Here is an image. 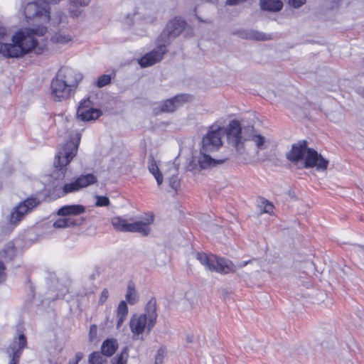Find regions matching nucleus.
<instances>
[{
	"instance_id": "7",
	"label": "nucleus",
	"mask_w": 364,
	"mask_h": 364,
	"mask_svg": "<svg viewBox=\"0 0 364 364\" xmlns=\"http://www.w3.org/2000/svg\"><path fill=\"white\" fill-rule=\"evenodd\" d=\"M80 139L81 134L76 132L75 136L68 141L55 156L53 165L58 171V177L65 176V166L76 155Z\"/></svg>"
},
{
	"instance_id": "1",
	"label": "nucleus",
	"mask_w": 364,
	"mask_h": 364,
	"mask_svg": "<svg viewBox=\"0 0 364 364\" xmlns=\"http://www.w3.org/2000/svg\"><path fill=\"white\" fill-rule=\"evenodd\" d=\"M228 144L234 149L238 160L250 161L253 152L266 149L269 146V139L260 134L252 126L242 127L237 120L230 122L227 132Z\"/></svg>"
},
{
	"instance_id": "23",
	"label": "nucleus",
	"mask_w": 364,
	"mask_h": 364,
	"mask_svg": "<svg viewBox=\"0 0 364 364\" xmlns=\"http://www.w3.org/2000/svg\"><path fill=\"white\" fill-rule=\"evenodd\" d=\"M12 32L5 27L0 26V53L7 58V55L4 51V47L14 45L12 42Z\"/></svg>"
},
{
	"instance_id": "43",
	"label": "nucleus",
	"mask_w": 364,
	"mask_h": 364,
	"mask_svg": "<svg viewBox=\"0 0 364 364\" xmlns=\"http://www.w3.org/2000/svg\"><path fill=\"white\" fill-rule=\"evenodd\" d=\"M109 296L108 290L107 289H104L101 293V295L99 299V304H102L107 299Z\"/></svg>"
},
{
	"instance_id": "51",
	"label": "nucleus",
	"mask_w": 364,
	"mask_h": 364,
	"mask_svg": "<svg viewBox=\"0 0 364 364\" xmlns=\"http://www.w3.org/2000/svg\"><path fill=\"white\" fill-rule=\"evenodd\" d=\"M74 364H77V363H75Z\"/></svg>"
},
{
	"instance_id": "32",
	"label": "nucleus",
	"mask_w": 364,
	"mask_h": 364,
	"mask_svg": "<svg viewBox=\"0 0 364 364\" xmlns=\"http://www.w3.org/2000/svg\"><path fill=\"white\" fill-rule=\"evenodd\" d=\"M90 364H107V360L103 358L102 352H93L89 356Z\"/></svg>"
},
{
	"instance_id": "18",
	"label": "nucleus",
	"mask_w": 364,
	"mask_h": 364,
	"mask_svg": "<svg viewBox=\"0 0 364 364\" xmlns=\"http://www.w3.org/2000/svg\"><path fill=\"white\" fill-rule=\"evenodd\" d=\"M307 144L305 140L292 144L291 150L286 154L287 159L294 164H297L299 161L305 159L309 150Z\"/></svg>"
},
{
	"instance_id": "11",
	"label": "nucleus",
	"mask_w": 364,
	"mask_h": 364,
	"mask_svg": "<svg viewBox=\"0 0 364 364\" xmlns=\"http://www.w3.org/2000/svg\"><path fill=\"white\" fill-rule=\"evenodd\" d=\"M22 13L27 21L37 18L41 22H48L50 20V11L47 5L36 2L28 3L23 8Z\"/></svg>"
},
{
	"instance_id": "3",
	"label": "nucleus",
	"mask_w": 364,
	"mask_h": 364,
	"mask_svg": "<svg viewBox=\"0 0 364 364\" xmlns=\"http://www.w3.org/2000/svg\"><path fill=\"white\" fill-rule=\"evenodd\" d=\"M225 129L219 125L213 124L209 127L207 133L201 140L198 164L200 168H208L225 163L228 158L214 159L210 156V153L217 151L223 145L222 137Z\"/></svg>"
},
{
	"instance_id": "17",
	"label": "nucleus",
	"mask_w": 364,
	"mask_h": 364,
	"mask_svg": "<svg viewBox=\"0 0 364 364\" xmlns=\"http://www.w3.org/2000/svg\"><path fill=\"white\" fill-rule=\"evenodd\" d=\"M91 102L89 99L84 100L80 103L77 111V117L82 121H90L97 119L102 112L98 109L90 107Z\"/></svg>"
},
{
	"instance_id": "41",
	"label": "nucleus",
	"mask_w": 364,
	"mask_h": 364,
	"mask_svg": "<svg viewBox=\"0 0 364 364\" xmlns=\"http://www.w3.org/2000/svg\"><path fill=\"white\" fill-rule=\"evenodd\" d=\"M306 3V0H289V4L294 8H299Z\"/></svg>"
},
{
	"instance_id": "10",
	"label": "nucleus",
	"mask_w": 364,
	"mask_h": 364,
	"mask_svg": "<svg viewBox=\"0 0 364 364\" xmlns=\"http://www.w3.org/2000/svg\"><path fill=\"white\" fill-rule=\"evenodd\" d=\"M187 23L181 17H175L170 20L166 25V27L159 36V40L170 45L171 43L183 31Z\"/></svg>"
},
{
	"instance_id": "36",
	"label": "nucleus",
	"mask_w": 364,
	"mask_h": 364,
	"mask_svg": "<svg viewBox=\"0 0 364 364\" xmlns=\"http://www.w3.org/2000/svg\"><path fill=\"white\" fill-rule=\"evenodd\" d=\"M95 205L97 207L108 206L109 205V200L106 196H97Z\"/></svg>"
},
{
	"instance_id": "47",
	"label": "nucleus",
	"mask_w": 364,
	"mask_h": 364,
	"mask_svg": "<svg viewBox=\"0 0 364 364\" xmlns=\"http://www.w3.org/2000/svg\"><path fill=\"white\" fill-rule=\"evenodd\" d=\"M81 358H82V356L79 353H77L76 355V362L75 363H77V364L78 362L81 360Z\"/></svg>"
},
{
	"instance_id": "44",
	"label": "nucleus",
	"mask_w": 364,
	"mask_h": 364,
	"mask_svg": "<svg viewBox=\"0 0 364 364\" xmlns=\"http://www.w3.org/2000/svg\"><path fill=\"white\" fill-rule=\"evenodd\" d=\"M97 333V325H95V324L91 325L90 328V333H89V335H90V337L91 340H92L94 338H96Z\"/></svg>"
},
{
	"instance_id": "5",
	"label": "nucleus",
	"mask_w": 364,
	"mask_h": 364,
	"mask_svg": "<svg viewBox=\"0 0 364 364\" xmlns=\"http://www.w3.org/2000/svg\"><path fill=\"white\" fill-rule=\"evenodd\" d=\"M157 320L156 304L155 300H150L146 307L145 313L134 314L129 321V326L134 338L139 336L145 330L149 333Z\"/></svg>"
},
{
	"instance_id": "37",
	"label": "nucleus",
	"mask_w": 364,
	"mask_h": 364,
	"mask_svg": "<svg viewBox=\"0 0 364 364\" xmlns=\"http://www.w3.org/2000/svg\"><path fill=\"white\" fill-rule=\"evenodd\" d=\"M169 186L174 191H177L180 186V181L176 174H173L168 180Z\"/></svg>"
},
{
	"instance_id": "4",
	"label": "nucleus",
	"mask_w": 364,
	"mask_h": 364,
	"mask_svg": "<svg viewBox=\"0 0 364 364\" xmlns=\"http://www.w3.org/2000/svg\"><path fill=\"white\" fill-rule=\"evenodd\" d=\"M158 5L151 1L140 2L133 13L128 14L124 23L136 30L144 31L147 26L152 25L156 20Z\"/></svg>"
},
{
	"instance_id": "42",
	"label": "nucleus",
	"mask_w": 364,
	"mask_h": 364,
	"mask_svg": "<svg viewBox=\"0 0 364 364\" xmlns=\"http://www.w3.org/2000/svg\"><path fill=\"white\" fill-rule=\"evenodd\" d=\"M140 221L134 222L128 224L127 232H136Z\"/></svg>"
},
{
	"instance_id": "12",
	"label": "nucleus",
	"mask_w": 364,
	"mask_h": 364,
	"mask_svg": "<svg viewBox=\"0 0 364 364\" xmlns=\"http://www.w3.org/2000/svg\"><path fill=\"white\" fill-rule=\"evenodd\" d=\"M51 97L55 101H62L74 95L75 91L57 75L52 80L50 84Z\"/></svg>"
},
{
	"instance_id": "38",
	"label": "nucleus",
	"mask_w": 364,
	"mask_h": 364,
	"mask_svg": "<svg viewBox=\"0 0 364 364\" xmlns=\"http://www.w3.org/2000/svg\"><path fill=\"white\" fill-rule=\"evenodd\" d=\"M128 308L125 301H122L117 307V316H127Z\"/></svg>"
},
{
	"instance_id": "25",
	"label": "nucleus",
	"mask_w": 364,
	"mask_h": 364,
	"mask_svg": "<svg viewBox=\"0 0 364 364\" xmlns=\"http://www.w3.org/2000/svg\"><path fill=\"white\" fill-rule=\"evenodd\" d=\"M118 348V342L115 338H107L103 341L101 346L102 354L111 357Z\"/></svg>"
},
{
	"instance_id": "21",
	"label": "nucleus",
	"mask_w": 364,
	"mask_h": 364,
	"mask_svg": "<svg viewBox=\"0 0 364 364\" xmlns=\"http://www.w3.org/2000/svg\"><path fill=\"white\" fill-rule=\"evenodd\" d=\"M234 34L243 39L265 41L272 38L271 35L253 29H242L234 32Z\"/></svg>"
},
{
	"instance_id": "26",
	"label": "nucleus",
	"mask_w": 364,
	"mask_h": 364,
	"mask_svg": "<svg viewBox=\"0 0 364 364\" xmlns=\"http://www.w3.org/2000/svg\"><path fill=\"white\" fill-rule=\"evenodd\" d=\"M262 9L269 11H279L282 9L283 3L280 0H260Z\"/></svg>"
},
{
	"instance_id": "34",
	"label": "nucleus",
	"mask_w": 364,
	"mask_h": 364,
	"mask_svg": "<svg viewBox=\"0 0 364 364\" xmlns=\"http://www.w3.org/2000/svg\"><path fill=\"white\" fill-rule=\"evenodd\" d=\"M79 190L80 188L76 181L70 183H66L63 187V192L64 194H68L69 193L77 191Z\"/></svg>"
},
{
	"instance_id": "45",
	"label": "nucleus",
	"mask_w": 364,
	"mask_h": 364,
	"mask_svg": "<svg viewBox=\"0 0 364 364\" xmlns=\"http://www.w3.org/2000/svg\"><path fill=\"white\" fill-rule=\"evenodd\" d=\"M117 317H118V320H117V328H119L121 327V326L122 325L123 322L124 321V320L126 319L127 316H117Z\"/></svg>"
},
{
	"instance_id": "40",
	"label": "nucleus",
	"mask_w": 364,
	"mask_h": 364,
	"mask_svg": "<svg viewBox=\"0 0 364 364\" xmlns=\"http://www.w3.org/2000/svg\"><path fill=\"white\" fill-rule=\"evenodd\" d=\"M166 354V349L164 348H160L157 353L155 356V364H161L163 363V359Z\"/></svg>"
},
{
	"instance_id": "14",
	"label": "nucleus",
	"mask_w": 364,
	"mask_h": 364,
	"mask_svg": "<svg viewBox=\"0 0 364 364\" xmlns=\"http://www.w3.org/2000/svg\"><path fill=\"white\" fill-rule=\"evenodd\" d=\"M27 346L26 338L23 334H20L17 339L10 343L6 353L10 359L9 364H18L22 350Z\"/></svg>"
},
{
	"instance_id": "31",
	"label": "nucleus",
	"mask_w": 364,
	"mask_h": 364,
	"mask_svg": "<svg viewBox=\"0 0 364 364\" xmlns=\"http://www.w3.org/2000/svg\"><path fill=\"white\" fill-rule=\"evenodd\" d=\"M126 299L131 305L136 304L138 301L137 294L133 284H129L127 287Z\"/></svg>"
},
{
	"instance_id": "35",
	"label": "nucleus",
	"mask_w": 364,
	"mask_h": 364,
	"mask_svg": "<svg viewBox=\"0 0 364 364\" xmlns=\"http://www.w3.org/2000/svg\"><path fill=\"white\" fill-rule=\"evenodd\" d=\"M111 79H112L111 75H102L98 78V80L96 82V85L98 87H102L104 86H106L110 83Z\"/></svg>"
},
{
	"instance_id": "6",
	"label": "nucleus",
	"mask_w": 364,
	"mask_h": 364,
	"mask_svg": "<svg viewBox=\"0 0 364 364\" xmlns=\"http://www.w3.org/2000/svg\"><path fill=\"white\" fill-rule=\"evenodd\" d=\"M196 259L208 270L215 271L221 274L235 272L237 267L242 268L245 267L250 261H245L238 263L236 266L230 260L218 257L215 255L208 256L203 252H197Z\"/></svg>"
},
{
	"instance_id": "48",
	"label": "nucleus",
	"mask_w": 364,
	"mask_h": 364,
	"mask_svg": "<svg viewBox=\"0 0 364 364\" xmlns=\"http://www.w3.org/2000/svg\"><path fill=\"white\" fill-rule=\"evenodd\" d=\"M187 341H188V342H192V341H193V337H192V336H188V337H187Z\"/></svg>"
},
{
	"instance_id": "9",
	"label": "nucleus",
	"mask_w": 364,
	"mask_h": 364,
	"mask_svg": "<svg viewBox=\"0 0 364 364\" xmlns=\"http://www.w3.org/2000/svg\"><path fill=\"white\" fill-rule=\"evenodd\" d=\"M35 197L28 198L15 206L8 216V222L13 227L16 226L24 217L40 204Z\"/></svg>"
},
{
	"instance_id": "24",
	"label": "nucleus",
	"mask_w": 364,
	"mask_h": 364,
	"mask_svg": "<svg viewBox=\"0 0 364 364\" xmlns=\"http://www.w3.org/2000/svg\"><path fill=\"white\" fill-rule=\"evenodd\" d=\"M72 31L68 28L59 29L51 36V41L56 43L65 44L73 40Z\"/></svg>"
},
{
	"instance_id": "30",
	"label": "nucleus",
	"mask_w": 364,
	"mask_h": 364,
	"mask_svg": "<svg viewBox=\"0 0 364 364\" xmlns=\"http://www.w3.org/2000/svg\"><path fill=\"white\" fill-rule=\"evenodd\" d=\"M154 221V216L150 215L146 219V222L140 221L139 225L137 229V232L143 236H147L150 233V228L149 225L151 224Z\"/></svg>"
},
{
	"instance_id": "8",
	"label": "nucleus",
	"mask_w": 364,
	"mask_h": 364,
	"mask_svg": "<svg viewBox=\"0 0 364 364\" xmlns=\"http://www.w3.org/2000/svg\"><path fill=\"white\" fill-rule=\"evenodd\" d=\"M85 212V208L82 205H64L58 210L57 213L58 215L68 217L58 219L53 223V227L55 228H67L80 226L84 223V218H74L73 216L80 215Z\"/></svg>"
},
{
	"instance_id": "22",
	"label": "nucleus",
	"mask_w": 364,
	"mask_h": 364,
	"mask_svg": "<svg viewBox=\"0 0 364 364\" xmlns=\"http://www.w3.org/2000/svg\"><path fill=\"white\" fill-rule=\"evenodd\" d=\"M68 14L72 18H79L83 13V8L87 6L90 0H68Z\"/></svg>"
},
{
	"instance_id": "50",
	"label": "nucleus",
	"mask_w": 364,
	"mask_h": 364,
	"mask_svg": "<svg viewBox=\"0 0 364 364\" xmlns=\"http://www.w3.org/2000/svg\"><path fill=\"white\" fill-rule=\"evenodd\" d=\"M188 294H186V299L188 300V299L187 298Z\"/></svg>"
},
{
	"instance_id": "15",
	"label": "nucleus",
	"mask_w": 364,
	"mask_h": 364,
	"mask_svg": "<svg viewBox=\"0 0 364 364\" xmlns=\"http://www.w3.org/2000/svg\"><path fill=\"white\" fill-rule=\"evenodd\" d=\"M328 165V161L324 159L315 149L309 148L304 161L306 168L316 167L318 171H325Z\"/></svg>"
},
{
	"instance_id": "33",
	"label": "nucleus",
	"mask_w": 364,
	"mask_h": 364,
	"mask_svg": "<svg viewBox=\"0 0 364 364\" xmlns=\"http://www.w3.org/2000/svg\"><path fill=\"white\" fill-rule=\"evenodd\" d=\"M128 358V350L124 348L119 355L112 359L113 364H127Z\"/></svg>"
},
{
	"instance_id": "28",
	"label": "nucleus",
	"mask_w": 364,
	"mask_h": 364,
	"mask_svg": "<svg viewBox=\"0 0 364 364\" xmlns=\"http://www.w3.org/2000/svg\"><path fill=\"white\" fill-rule=\"evenodd\" d=\"M79 188L87 187L97 182V177L92 173L82 175L76 180Z\"/></svg>"
},
{
	"instance_id": "27",
	"label": "nucleus",
	"mask_w": 364,
	"mask_h": 364,
	"mask_svg": "<svg viewBox=\"0 0 364 364\" xmlns=\"http://www.w3.org/2000/svg\"><path fill=\"white\" fill-rule=\"evenodd\" d=\"M148 163L149 171L154 176L158 185L160 186L163 182V176L159 171L156 161L152 155L149 156Z\"/></svg>"
},
{
	"instance_id": "39",
	"label": "nucleus",
	"mask_w": 364,
	"mask_h": 364,
	"mask_svg": "<svg viewBox=\"0 0 364 364\" xmlns=\"http://www.w3.org/2000/svg\"><path fill=\"white\" fill-rule=\"evenodd\" d=\"M260 206L262 208L261 213H269L272 211V209H273V205L269 201H267V200H264V198H262L261 200Z\"/></svg>"
},
{
	"instance_id": "13",
	"label": "nucleus",
	"mask_w": 364,
	"mask_h": 364,
	"mask_svg": "<svg viewBox=\"0 0 364 364\" xmlns=\"http://www.w3.org/2000/svg\"><path fill=\"white\" fill-rule=\"evenodd\" d=\"M163 42H161L159 39L157 41V47L146 53L139 60V64L142 68L151 66L155 63L162 60L164 55L167 52L166 47Z\"/></svg>"
},
{
	"instance_id": "29",
	"label": "nucleus",
	"mask_w": 364,
	"mask_h": 364,
	"mask_svg": "<svg viewBox=\"0 0 364 364\" xmlns=\"http://www.w3.org/2000/svg\"><path fill=\"white\" fill-rule=\"evenodd\" d=\"M112 225L117 231L127 232L128 224L127 220L120 217H114L112 219Z\"/></svg>"
},
{
	"instance_id": "2",
	"label": "nucleus",
	"mask_w": 364,
	"mask_h": 364,
	"mask_svg": "<svg viewBox=\"0 0 364 364\" xmlns=\"http://www.w3.org/2000/svg\"><path fill=\"white\" fill-rule=\"evenodd\" d=\"M47 31L46 26H38L36 28H26L16 32L12 36V42L14 45L4 47V51L7 58H18L31 50L36 53H41V48L38 47L37 38L42 37Z\"/></svg>"
},
{
	"instance_id": "16",
	"label": "nucleus",
	"mask_w": 364,
	"mask_h": 364,
	"mask_svg": "<svg viewBox=\"0 0 364 364\" xmlns=\"http://www.w3.org/2000/svg\"><path fill=\"white\" fill-rule=\"evenodd\" d=\"M56 75L58 78L63 80L65 84H68V87L73 88L74 91L82 79V75L80 73L69 67H62L59 69Z\"/></svg>"
},
{
	"instance_id": "49",
	"label": "nucleus",
	"mask_w": 364,
	"mask_h": 364,
	"mask_svg": "<svg viewBox=\"0 0 364 364\" xmlns=\"http://www.w3.org/2000/svg\"><path fill=\"white\" fill-rule=\"evenodd\" d=\"M188 170H189V171H191V165H189V166H188Z\"/></svg>"
},
{
	"instance_id": "20",
	"label": "nucleus",
	"mask_w": 364,
	"mask_h": 364,
	"mask_svg": "<svg viewBox=\"0 0 364 364\" xmlns=\"http://www.w3.org/2000/svg\"><path fill=\"white\" fill-rule=\"evenodd\" d=\"M191 98L188 95H178L171 99L163 102L161 105L162 112H172L175 111L183 102H188Z\"/></svg>"
},
{
	"instance_id": "46",
	"label": "nucleus",
	"mask_w": 364,
	"mask_h": 364,
	"mask_svg": "<svg viewBox=\"0 0 364 364\" xmlns=\"http://www.w3.org/2000/svg\"><path fill=\"white\" fill-rule=\"evenodd\" d=\"M355 248H356V252H358V253H360L362 255L364 256V246L358 245L355 247Z\"/></svg>"
},
{
	"instance_id": "19",
	"label": "nucleus",
	"mask_w": 364,
	"mask_h": 364,
	"mask_svg": "<svg viewBox=\"0 0 364 364\" xmlns=\"http://www.w3.org/2000/svg\"><path fill=\"white\" fill-rule=\"evenodd\" d=\"M16 255L13 244H8L0 251V284L5 282L6 278L5 264L12 260Z\"/></svg>"
}]
</instances>
